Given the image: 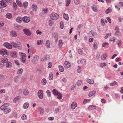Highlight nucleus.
<instances>
[{
	"instance_id": "f257e3e1",
	"label": "nucleus",
	"mask_w": 123,
	"mask_h": 123,
	"mask_svg": "<svg viewBox=\"0 0 123 123\" xmlns=\"http://www.w3.org/2000/svg\"><path fill=\"white\" fill-rule=\"evenodd\" d=\"M8 103H5L1 106L0 109L3 111L4 113L6 114L10 113L11 111V109L8 107L9 106Z\"/></svg>"
},
{
	"instance_id": "f03ea898",
	"label": "nucleus",
	"mask_w": 123,
	"mask_h": 123,
	"mask_svg": "<svg viewBox=\"0 0 123 123\" xmlns=\"http://www.w3.org/2000/svg\"><path fill=\"white\" fill-rule=\"evenodd\" d=\"M1 63L0 62V66L2 67L5 66L6 63L8 61V59L5 57H4L1 59Z\"/></svg>"
},
{
	"instance_id": "7ed1b4c3",
	"label": "nucleus",
	"mask_w": 123,
	"mask_h": 123,
	"mask_svg": "<svg viewBox=\"0 0 123 123\" xmlns=\"http://www.w3.org/2000/svg\"><path fill=\"white\" fill-rule=\"evenodd\" d=\"M50 17L51 19L53 20H56L58 17V14L55 13L53 12L50 15Z\"/></svg>"
},
{
	"instance_id": "20e7f679",
	"label": "nucleus",
	"mask_w": 123,
	"mask_h": 123,
	"mask_svg": "<svg viewBox=\"0 0 123 123\" xmlns=\"http://www.w3.org/2000/svg\"><path fill=\"white\" fill-rule=\"evenodd\" d=\"M23 31L24 33L27 36H30L31 35L32 33L31 31L27 29H24Z\"/></svg>"
},
{
	"instance_id": "39448f33",
	"label": "nucleus",
	"mask_w": 123,
	"mask_h": 123,
	"mask_svg": "<svg viewBox=\"0 0 123 123\" xmlns=\"http://www.w3.org/2000/svg\"><path fill=\"white\" fill-rule=\"evenodd\" d=\"M37 95L40 99H42L43 97V91L42 90H39L37 93Z\"/></svg>"
},
{
	"instance_id": "423d86ee",
	"label": "nucleus",
	"mask_w": 123,
	"mask_h": 123,
	"mask_svg": "<svg viewBox=\"0 0 123 123\" xmlns=\"http://www.w3.org/2000/svg\"><path fill=\"white\" fill-rule=\"evenodd\" d=\"M3 45L4 47L9 49H11L12 48V45L7 42L3 44Z\"/></svg>"
},
{
	"instance_id": "0eeeda50",
	"label": "nucleus",
	"mask_w": 123,
	"mask_h": 123,
	"mask_svg": "<svg viewBox=\"0 0 123 123\" xmlns=\"http://www.w3.org/2000/svg\"><path fill=\"white\" fill-rule=\"evenodd\" d=\"M22 20L25 23H28L30 21V18L29 17L25 16L22 18Z\"/></svg>"
},
{
	"instance_id": "6e6552de",
	"label": "nucleus",
	"mask_w": 123,
	"mask_h": 123,
	"mask_svg": "<svg viewBox=\"0 0 123 123\" xmlns=\"http://www.w3.org/2000/svg\"><path fill=\"white\" fill-rule=\"evenodd\" d=\"M0 53L2 55H6L8 54L7 51L5 49H2L0 50Z\"/></svg>"
},
{
	"instance_id": "1a4fd4ad",
	"label": "nucleus",
	"mask_w": 123,
	"mask_h": 123,
	"mask_svg": "<svg viewBox=\"0 0 123 123\" xmlns=\"http://www.w3.org/2000/svg\"><path fill=\"white\" fill-rule=\"evenodd\" d=\"M64 65V67L66 68H69L71 66L70 63L67 61L65 62Z\"/></svg>"
},
{
	"instance_id": "9d476101",
	"label": "nucleus",
	"mask_w": 123,
	"mask_h": 123,
	"mask_svg": "<svg viewBox=\"0 0 123 123\" xmlns=\"http://www.w3.org/2000/svg\"><path fill=\"white\" fill-rule=\"evenodd\" d=\"M5 65L7 68H10L12 66V63L11 62L8 61L7 63H6Z\"/></svg>"
},
{
	"instance_id": "9b49d317",
	"label": "nucleus",
	"mask_w": 123,
	"mask_h": 123,
	"mask_svg": "<svg viewBox=\"0 0 123 123\" xmlns=\"http://www.w3.org/2000/svg\"><path fill=\"white\" fill-rule=\"evenodd\" d=\"M10 34L11 36L13 37H16L17 35V32L15 31H11Z\"/></svg>"
},
{
	"instance_id": "f8f14e48",
	"label": "nucleus",
	"mask_w": 123,
	"mask_h": 123,
	"mask_svg": "<svg viewBox=\"0 0 123 123\" xmlns=\"http://www.w3.org/2000/svg\"><path fill=\"white\" fill-rule=\"evenodd\" d=\"M39 112L40 114L41 115H43L44 112V109L42 107H40L39 108Z\"/></svg>"
},
{
	"instance_id": "ddd939ff",
	"label": "nucleus",
	"mask_w": 123,
	"mask_h": 123,
	"mask_svg": "<svg viewBox=\"0 0 123 123\" xmlns=\"http://www.w3.org/2000/svg\"><path fill=\"white\" fill-rule=\"evenodd\" d=\"M31 8L33 11H36L37 9V6L35 4H33L32 5Z\"/></svg>"
},
{
	"instance_id": "4468645a",
	"label": "nucleus",
	"mask_w": 123,
	"mask_h": 123,
	"mask_svg": "<svg viewBox=\"0 0 123 123\" xmlns=\"http://www.w3.org/2000/svg\"><path fill=\"white\" fill-rule=\"evenodd\" d=\"M77 106V105L76 103L74 102H73L71 105V109L73 110Z\"/></svg>"
},
{
	"instance_id": "2eb2a0df",
	"label": "nucleus",
	"mask_w": 123,
	"mask_h": 123,
	"mask_svg": "<svg viewBox=\"0 0 123 123\" xmlns=\"http://www.w3.org/2000/svg\"><path fill=\"white\" fill-rule=\"evenodd\" d=\"M5 16L6 18L10 19L12 17V14L11 13H8L6 14Z\"/></svg>"
},
{
	"instance_id": "dca6fc26",
	"label": "nucleus",
	"mask_w": 123,
	"mask_h": 123,
	"mask_svg": "<svg viewBox=\"0 0 123 123\" xmlns=\"http://www.w3.org/2000/svg\"><path fill=\"white\" fill-rule=\"evenodd\" d=\"M17 53L15 51H13L11 52V55L12 57L15 58L17 56Z\"/></svg>"
},
{
	"instance_id": "f3484780",
	"label": "nucleus",
	"mask_w": 123,
	"mask_h": 123,
	"mask_svg": "<svg viewBox=\"0 0 123 123\" xmlns=\"http://www.w3.org/2000/svg\"><path fill=\"white\" fill-rule=\"evenodd\" d=\"M50 42L49 40H47L46 42V45L47 48H50Z\"/></svg>"
},
{
	"instance_id": "a211bd4d",
	"label": "nucleus",
	"mask_w": 123,
	"mask_h": 123,
	"mask_svg": "<svg viewBox=\"0 0 123 123\" xmlns=\"http://www.w3.org/2000/svg\"><path fill=\"white\" fill-rule=\"evenodd\" d=\"M96 108L97 107L95 106L91 105L89 106L88 108V109L89 110H92L93 108L96 109Z\"/></svg>"
},
{
	"instance_id": "6ab92c4d",
	"label": "nucleus",
	"mask_w": 123,
	"mask_h": 123,
	"mask_svg": "<svg viewBox=\"0 0 123 123\" xmlns=\"http://www.w3.org/2000/svg\"><path fill=\"white\" fill-rule=\"evenodd\" d=\"M86 60L85 59H82L81 60H79L78 61V63L80 62L81 64H84L86 63Z\"/></svg>"
},
{
	"instance_id": "aec40b11",
	"label": "nucleus",
	"mask_w": 123,
	"mask_h": 123,
	"mask_svg": "<svg viewBox=\"0 0 123 123\" xmlns=\"http://www.w3.org/2000/svg\"><path fill=\"white\" fill-rule=\"evenodd\" d=\"M63 18L66 20H68L69 19L68 14L64 13L63 14Z\"/></svg>"
},
{
	"instance_id": "412c9836",
	"label": "nucleus",
	"mask_w": 123,
	"mask_h": 123,
	"mask_svg": "<svg viewBox=\"0 0 123 123\" xmlns=\"http://www.w3.org/2000/svg\"><path fill=\"white\" fill-rule=\"evenodd\" d=\"M19 77L17 76H15L14 78V81L16 83H18L19 80Z\"/></svg>"
},
{
	"instance_id": "4be33fe9",
	"label": "nucleus",
	"mask_w": 123,
	"mask_h": 123,
	"mask_svg": "<svg viewBox=\"0 0 123 123\" xmlns=\"http://www.w3.org/2000/svg\"><path fill=\"white\" fill-rule=\"evenodd\" d=\"M87 82L90 84H93L94 83V81L93 80H91L87 79L86 80Z\"/></svg>"
},
{
	"instance_id": "5701e85b",
	"label": "nucleus",
	"mask_w": 123,
	"mask_h": 123,
	"mask_svg": "<svg viewBox=\"0 0 123 123\" xmlns=\"http://www.w3.org/2000/svg\"><path fill=\"white\" fill-rule=\"evenodd\" d=\"M96 92L95 91H93L89 92V96L91 97L93 96H94L95 93Z\"/></svg>"
},
{
	"instance_id": "b1692460",
	"label": "nucleus",
	"mask_w": 123,
	"mask_h": 123,
	"mask_svg": "<svg viewBox=\"0 0 123 123\" xmlns=\"http://www.w3.org/2000/svg\"><path fill=\"white\" fill-rule=\"evenodd\" d=\"M63 42H62V40H59V44H58V47L59 48H61L63 44Z\"/></svg>"
},
{
	"instance_id": "393cba45",
	"label": "nucleus",
	"mask_w": 123,
	"mask_h": 123,
	"mask_svg": "<svg viewBox=\"0 0 123 123\" xmlns=\"http://www.w3.org/2000/svg\"><path fill=\"white\" fill-rule=\"evenodd\" d=\"M23 93L24 95H27L29 94V92L28 89H25L24 91H23Z\"/></svg>"
},
{
	"instance_id": "a878e982",
	"label": "nucleus",
	"mask_w": 123,
	"mask_h": 123,
	"mask_svg": "<svg viewBox=\"0 0 123 123\" xmlns=\"http://www.w3.org/2000/svg\"><path fill=\"white\" fill-rule=\"evenodd\" d=\"M29 105V103L27 102H26L23 105V107L25 109H27L28 108Z\"/></svg>"
},
{
	"instance_id": "bb28decb",
	"label": "nucleus",
	"mask_w": 123,
	"mask_h": 123,
	"mask_svg": "<svg viewBox=\"0 0 123 123\" xmlns=\"http://www.w3.org/2000/svg\"><path fill=\"white\" fill-rule=\"evenodd\" d=\"M47 81L46 79L45 78H43L41 81V83L43 85H45L46 84Z\"/></svg>"
},
{
	"instance_id": "cd10ccee",
	"label": "nucleus",
	"mask_w": 123,
	"mask_h": 123,
	"mask_svg": "<svg viewBox=\"0 0 123 123\" xmlns=\"http://www.w3.org/2000/svg\"><path fill=\"white\" fill-rule=\"evenodd\" d=\"M53 73H49V80H52L53 79Z\"/></svg>"
},
{
	"instance_id": "c85d7f7f",
	"label": "nucleus",
	"mask_w": 123,
	"mask_h": 123,
	"mask_svg": "<svg viewBox=\"0 0 123 123\" xmlns=\"http://www.w3.org/2000/svg\"><path fill=\"white\" fill-rule=\"evenodd\" d=\"M59 71L61 72H63L64 71L63 67L61 65L59 66Z\"/></svg>"
},
{
	"instance_id": "c756f323",
	"label": "nucleus",
	"mask_w": 123,
	"mask_h": 123,
	"mask_svg": "<svg viewBox=\"0 0 123 123\" xmlns=\"http://www.w3.org/2000/svg\"><path fill=\"white\" fill-rule=\"evenodd\" d=\"M118 84L115 81H114L113 82L111 83L110 84V85L111 86H114L115 85H117Z\"/></svg>"
},
{
	"instance_id": "7c9ffc66",
	"label": "nucleus",
	"mask_w": 123,
	"mask_h": 123,
	"mask_svg": "<svg viewBox=\"0 0 123 123\" xmlns=\"http://www.w3.org/2000/svg\"><path fill=\"white\" fill-rule=\"evenodd\" d=\"M53 94L55 95H57L59 93V92L56 89H54L52 90Z\"/></svg>"
},
{
	"instance_id": "2f4dec72",
	"label": "nucleus",
	"mask_w": 123,
	"mask_h": 123,
	"mask_svg": "<svg viewBox=\"0 0 123 123\" xmlns=\"http://www.w3.org/2000/svg\"><path fill=\"white\" fill-rule=\"evenodd\" d=\"M92 8L93 11L95 12H96L98 11L97 7L95 6H92Z\"/></svg>"
},
{
	"instance_id": "473e14b6",
	"label": "nucleus",
	"mask_w": 123,
	"mask_h": 123,
	"mask_svg": "<svg viewBox=\"0 0 123 123\" xmlns=\"http://www.w3.org/2000/svg\"><path fill=\"white\" fill-rule=\"evenodd\" d=\"M23 69L20 68L18 69L17 73L18 74H21L23 72Z\"/></svg>"
},
{
	"instance_id": "72a5a7b5",
	"label": "nucleus",
	"mask_w": 123,
	"mask_h": 123,
	"mask_svg": "<svg viewBox=\"0 0 123 123\" xmlns=\"http://www.w3.org/2000/svg\"><path fill=\"white\" fill-rule=\"evenodd\" d=\"M111 11V8L109 7L105 11V12L106 14L110 13Z\"/></svg>"
},
{
	"instance_id": "f704fd0d",
	"label": "nucleus",
	"mask_w": 123,
	"mask_h": 123,
	"mask_svg": "<svg viewBox=\"0 0 123 123\" xmlns=\"http://www.w3.org/2000/svg\"><path fill=\"white\" fill-rule=\"evenodd\" d=\"M39 57L37 55H35L34 56L33 58V60L35 61H37L39 60Z\"/></svg>"
},
{
	"instance_id": "c9c22d12",
	"label": "nucleus",
	"mask_w": 123,
	"mask_h": 123,
	"mask_svg": "<svg viewBox=\"0 0 123 123\" xmlns=\"http://www.w3.org/2000/svg\"><path fill=\"white\" fill-rule=\"evenodd\" d=\"M26 57H21L20 58L21 60L23 63H25L26 62Z\"/></svg>"
},
{
	"instance_id": "e433bc0d",
	"label": "nucleus",
	"mask_w": 123,
	"mask_h": 123,
	"mask_svg": "<svg viewBox=\"0 0 123 123\" xmlns=\"http://www.w3.org/2000/svg\"><path fill=\"white\" fill-rule=\"evenodd\" d=\"M16 20L17 22L21 23L22 21L21 18L20 17H18L17 18Z\"/></svg>"
},
{
	"instance_id": "4c0bfd02",
	"label": "nucleus",
	"mask_w": 123,
	"mask_h": 123,
	"mask_svg": "<svg viewBox=\"0 0 123 123\" xmlns=\"http://www.w3.org/2000/svg\"><path fill=\"white\" fill-rule=\"evenodd\" d=\"M107 56L106 54H104L102 55L101 56V58L103 60H105V58Z\"/></svg>"
},
{
	"instance_id": "58836bf2",
	"label": "nucleus",
	"mask_w": 123,
	"mask_h": 123,
	"mask_svg": "<svg viewBox=\"0 0 123 123\" xmlns=\"http://www.w3.org/2000/svg\"><path fill=\"white\" fill-rule=\"evenodd\" d=\"M115 30L116 31V32L115 33V34L118 35L117 33L119 32V28L117 26H116L115 29Z\"/></svg>"
},
{
	"instance_id": "ea45409f",
	"label": "nucleus",
	"mask_w": 123,
	"mask_h": 123,
	"mask_svg": "<svg viewBox=\"0 0 123 123\" xmlns=\"http://www.w3.org/2000/svg\"><path fill=\"white\" fill-rule=\"evenodd\" d=\"M19 53L21 57H26V55L25 53L21 52H19Z\"/></svg>"
},
{
	"instance_id": "a19ab883",
	"label": "nucleus",
	"mask_w": 123,
	"mask_h": 123,
	"mask_svg": "<svg viewBox=\"0 0 123 123\" xmlns=\"http://www.w3.org/2000/svg\"><path fill=\"white\" fill-rule=\"evenodd\" d=\"M16 2L17 5L19 6L20 7L22 6V5L21 2L18 0H17L16 1Z\"/></svg>"
},
{
	"instance_id": "79ce46f5",
	"label": "nucleus",
	"mask_w": 123,
	"mask_h": 123,
	"mask_svg": "<svg viewBox=\"0 0 123 123\" xmlns=\"http://www.w3.org/2000/svg\"><path fill=\"white\" fill-rule=\"evenodd\" d=\"M43 42V40H37V44L38 45H41L42 43Z\"/></svg>"
},
{
	"instance_id": "37998d69",
	"label": "nucleus",
	"mask_w": 123,
	"mask_h": 123,
	"mask_svg": "<svg viewBox=\"0 0 123 123\" xmlns=\"http://www.w3.org/2000/svg\"><path fill=\"white\" fill-rule=\"evenodd\" d=\"M56 95L57 96V98L58 99L61 100L62 98V94L60 93H59L58 95Z\"/></svg>"
},
{
	"instance_id": "c03bdc74",
	"label": "nucleus",
	"mask_w": 123,
	"mask_h": 123,
	"mask_svg": "<svg viewBox=\"0 0 123 123\" xmlns=\"http://www.w3.org/2000/svg\"><path fill=\"white\" fill-rule=\"evenodd\" d=\"M0 4L2 6L4 7L6 6V4L1 1H0Z\"/></svg>"
},
{
	"instance_id": "a18cd8bd",
	"label": "nucleus",
	"mask_w": 123,
	"mask_h": 123,
	"mask_svg": "<svg viewBox=\"0 0 123 123\" xmlns=\"http://www.w3.org/2000/svg\"><path fill=\"white\" fill-rule=\"evenodd\" d=\"M78 52L79 54L80 55H82L83 54L82 50L80 49H78Z\"/></svg>"
},
{
	"instance_id": "49530a36",
	"label": "nucleus",
	"mask_w": 123,
	"mask_h": 123,
	"mask_svg": "<svg viewBox=\"0 0 123 123\" xmlns=\"http://www.w3.org/2000/svg\"><path fill=\"white\" fill-rule=\"evenodd\" d=\"M17 47L18 48H21V43L19 42H17Z\"/></svg>"
},
{
	"instance_id": "de8ad7c7",
	"label": "nucleus",
	"mask_w": 123,
	"mask_h": 123,
	"mask_svg": "<svg viewBox=\"0 0 123 123\" xmlns=\"http://www.w3.org/2000/svg\"><path fill=\"white\" fill-rule=\"evenodd\" d=\"M82 81L81 80H78L77 82V85L79 86L82 83Z\"/></svg>"
},
{
	"instance_id": "09e8293b",
	"label": "nucleus",
	"mask_w": 123,
	"mask_h": 123,
	"mask_svg": "<svg viewBox=\"0 0 123 123\" xmlns=\"http://www.w3.org/2000/svg\"><path fill=\"white\" fill-rule=\"evenodd\" d=\"M48 11V10L47 8H43L42 11V12L43 13H46Z\"/></svg>"
},
{
	"instance_id": "8fccbe9b",
	"label": "nucleus",
	"mask_w": 123,
	"mask_h": 123,
	"mask_svg": "<svg viewBox=\"0 0 123 123\" xmlns=\"http://www.w3.org/2000/svg\"><path fill=\"white\" fill-rule=\"evenodd\" d=\"M27 117V116L25 114L23 115L21 117L22 119L23 120H25L26 118Z\"/></svg>"
},
{
	"instance_id": "3c124183",
	"label": "nucleus",
	"mask_w": 123,
	"mask_h": 123,
	"mask_svg": "<svg viewBox=\"0 0 123 123\" xmlns=\"http://www.w3.org/2000/svg\"><path fill=\"white\" fill-rule=\"evenodd\" d=\"M46 93L48 94V97H50L51 96V93L50 91L49 90H47L46 91Z\"/></svg>"
},
{
	"instance_id": "603ef678",
	"label": "nucleus",
	"mask_w": 123,
	"mask_h": 123,
	"mask_svg": "<svg viewBox=\"0 0 123 123\" xmlns=\"http://www.w3.org/2000/svg\"><path fill=\"white\" fill-rule=\"evenodd\" d=\"M80 0H74V3L75 5L78 4L80 2Z\"/></svg>"
},
{
	"instance_id": "864d4df0",
	"label": "nucleus",
	"mask_w": 123,
	"mask_h": 123,
	"mask_svg": "<svg viewBox=\"0 0 123 123\" xmlns=\"http://www.w3.org/2000/svg\"><path fill=\"white\" fill-rule=\"evenodd\" d=\"M28 2H25L23 4V6L25 8H26L28 6Z\"/></svg>"
},
{
	"instance_id": "5fc2aeb1",
	"label": "nucleus",
	"mask_w": 123,
	"mask_h": 123,
	"mask_svg": "<svg viewBox=\"0 0 123 123\" xmlns=\"http://www.w3.org/2000/svg\"><path fill=\"white\" fill-rule=\"evenodd\" d=\"M48 68H51L52 65V63L51 62H49L48 64Z\"/></svg>"
},
{
	"instance_id": "6e6d98bb",
	"label": "nucleus",
	"mask_w": 123,
	"mask_h": 123,
	"mask_svg": "<svg viewBox=\"0 0 123 123\" xmlns=\"http://www.w3.org/2000/svg\"><path fill=\"white\" fill-rule=\"evenodd\" d=\"M60 28L61 29H62L63 28V23L62 21H61L60 22Z\"/></svg>"
},
{
	"instance_id": "4d7b16f0",
	"label": "nucleus",
	"mask_w": 123,
	"mask_h": 123,
	"mask_svg": "<svg viewBox=\"0 0 123 123\" xmlns=\"http://www.w3.org/2000/svg\"><path fill=\"white\" fill-rule=\"evenodd\" d=\"M49 21L50 22V23H49V25L50 26H52V24L53 23V22L52 21V20L51 19L49 20Z\"/></svg>"
},
{
	"instance_id": "13d9d810",
	"label": "nucleus",
	"mask_w": 123,
	"mask_h": 123,
	"mask_svg": "<svg viewBox=\"0 0 123 123\" xmlns=\"http://www.w3.org/2000/svg\"><path fill=\"white\" fill-rule=\"evenodd\" d=\"M15 28L18 30H19L20 29V25H15Z\"/></svg>"
},
{
	"instance_id": "bf43d9fd",
	"label": "nucleus",
	"mask_w": 123,
	"mask_h": 123,
	"mask_svg": "<svg viewBox=\"0 0 123 123\" xmlns=\"http://www.w3.org/2000/svg\"><path fill=\"white\" fill-rule=\"evenodd\" d=\"M66 2L67 3L66 5L67 6H69L70 3V0H67Z\"/></svg>"
},
{
	"instance_id": "052dcab7",
	"label": "nucleus",
	"mask_w": 123,
	"mask_h": 123,
	"mask_svg": "<svg viewBox=\"0 0 123 123\" xmlns=\"http://www.w3.org/2000/svg\"><path fill=\"white\" fill-rule=\"evenodd\" d=\"M5 92V90L4 89H2L0 90V93H3Z\"/></svg>"
},
{
	"instance_id": "680f3d73",
	"label": "nucleus",
	"mask_w": 123,
	"mask_h": 123,
	"mask_svg": "<svg viewBox=\"0 0 123 123\" xmlns=\"http://www.w3.org/2000/svg\"><path fill=\"white\" fill-rule=\"evenodd\" d=\"M97 43H95L93 45V46L95 49H96L97 48Z\"/></svg>"
},
{
	"instance_id": "e2e57ef3",
	"label": "nucleus",
	"mask_w": 123,
	"mask_h": 123,
	"mask_svg": "<svg viewBox=\"0 0 123 123\" xmlns=\"http://www.w3.org/2000/svg\"><path fill=\"white\" fill-rule=\"evenodd\" d=\"M19 99V97H15L14 99L13 100V102L14 103H15L16 101L18 100Z\"/></svg>"
},
{
	"instance_id": "0e129e2a",
	"label": "nucleus",
	"mask_w": 123,
	"mask_h": 123,
	"mask_svg": "<svg viewBox=\"0 0 123 123\" xmlns=\"http://www.w3.org/2000/svg\"><path fill=\"white\" fill-rule=\"evenodd\" d=\"M36 32L37 35H41L42 33V32L39 30H37L36 31Z\"/></svg>"
},
{
	"instance_id": "69168bd1",
	"label": "nucleus",
	"mask_w": 123,
	"mask_h": 123,
	"mask_svg": "<svg viewBox=\"0 0 123 123\" xmlns=\"http://www.w3.org/2000/svg\"><path fill=\"white\" fill-rule=\"evenodd\" d=\"M47 57L46 56H44L42 58L41 60L42 61H45L47 60Z\"/></svg>"
},
{
	"instance_id": "338daca9",
	"label": "nucleus",
	"mask_w": 123,
	"mask_h": 123,
	"mask_svg": "<svg viewBox=\"0 0 123 123\" xmlns=\"http://www.w3.org/2000/svg\"><path fill=\"white\" fill-rule=\"evenodd\" d=\"M77 71L78 73H80L81 71V67L80 66H78V68L77 70Z\"/></svg>"
},
{
	"instance_id": "774afa93",
	"label": "nucleus",
	"mask_w": 123,
	"mask_h": 123,
	"mask_svg": "<svg viewBox=\"0 0 123 123\" xmlns=\"http://www.w3.org/2000/svg\"><path fill=\"white\" fill-rule=\"evenodd\" d=\"M106 65V64L105 63H101L100 65L101 67H103Z\"/></svg>"
}]
</instances>
